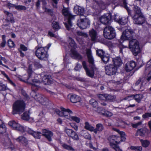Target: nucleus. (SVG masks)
Segmentation results:
<instances>
[{"mask_svg":"<svg viewBox=\"0 0 151 151\" xmlns=\"http://www.w3.org/2000/svg\"><path fill=\"white\" fill-rule=\"evenodd\" d=\"M28 77L27 82L32 85V88L37 89L40 88L42 83L44 85L49 84L51 83V77L50 75H45L43 76L41 80L39 78L41 76L40 75L35 74L30 69L27 70Z\"/></svg>","mask_w":151,"mask_h":151,"instance_id":"1","label":"nucleus"},{"mask_svg":"<svg viewBox=\"0 0 151 151\" xmlns=\"http://www.w3.org/2000/svg\"><path fill=\"white\" fill-rule=\"evenodd\" d=\"M113 129L119 133L121 137L116 135L111 136L108 138V140L110 142H115L116 144H119L122 141H124L125 140L126 138L124 136L125 135L124 132L121 131L119 129L116 128H113Z\"/></svg>","mask_w":151,"mask_h":151,"instance_id":"2","label":"nucleus"},{"mask_svg":"<svg viewBox=\"0 0 151 151\" xmlns=\"http://www.w3.org/2000/svg\"><path fill=\"white\" fill-rule=\"evenodd\" d=\"M25 106V103L22 101H16L13 105L12 114H21L24 111Z\"/></svg>","mask_w":151,"mask_h":151,"instance_id":"3","label":"nucleus"},{"mask_svg":"<svg viewBox=\"0 0 151 151\" xmlns=\"http://www.w3.org/2000/svg\"><path fill=\"white\" fill-rule=\"evenodd\" d=\"M49 47H38L35 51L36 55L40 60H46L48 57L47 51Z\"/></svg>","mask_w":151,"mask_h":151,"instance_id":"4","label":"nucleus"},{"mask_svg":"<svg viewBox=\"0 0 151 151\" xmlns=\"http://www.w3.org/2000/svg\"><path fill=\"white\" fill-rule=\"evenodd\" d=\"M63 14V15L68 18V23L64 22L67 29L69 30H70V27L72 26V24L71 22V20L74 19L75 16H73L70 13L68 8L63 7L62 10Z\"/></svg>","mask_w":151,"mask_h":151,"instance_id":"5","label":"nucleus"},{"mask_svg":"<svg viewBox=\"0 0 151 151\" xmlns=\"http://www.w3.org/2000/svg\"><path fill=\"white\" fill-rule=\"evenodd\" d=\"M129 47L133 55L135 56L137 55L140 52L139 43L136 39H132L129 40Z\"/></svg>","mask_w":151,"mask_h":151,"instance_id":"6","label":"nucleus"},{"mask_svg":"<svg viewBox=\"0 0 151 151\" xmlns=\"http://www.w3.org/2000/svg\"><path fill=\"white\" fill-rule=\"evenodd\" d=\"M103 33L104 37L109 40L113 39L116 35L114 29L110 26H107L104 29Z\"/></svg>","mask_w":151,"mask_h":151,"instance_id":"7","label":"nucleus"},{"mask_svg":"<svg viewBox=\"0 0 151 151\" xmlns=\"http://www.w3.org/2000/svg\"><path fill=\"white\" fill-rule=\"evenodd\" d=\"M134 33V31L132 29H126L123 32L121 38L122 40H132Z\"/></svg>","mask_w":151,"mask_h":151,"instance_id":"8","label":"nucleus"},{"mask_svg":"<svg viewBox=\"0 0 151 151\" xmlns=\"http://www.w3.org/2000/svg\"><path fill=\"white\" fill-rule=\"evenodd\" d=\"M84 18L80 17V20L78 21L77 23L78 26L82 29H85L90 25V21L86 18L85 16L83 17Z\"/></svg>","mask_w":151,"mask_h":151,"instance_id":"9","label":"nucleus"},{"mask_svg":"<svg viewBox=\"0 0 151 151\" xmlns=\"http://www.w3.org/2000/svg\"><path fill=\"white\" fill-rule=\"evenodd\" d=\"M117 69L116 67L114 64H110L105 67V72L108 75H113L116 73Z\"/></svg>","mask_w":151,"mask_h":151,"instance_id":"10","label":"nucleus"},{"mask_svg":"<svg viewBox=\"0 0 151 151\" xmlns=\"http://www.w3.org/2000/svg\"><path fill=\"white\" fill-rule=\"evenodd\" d=\"M111 14L107 13L101 16L100 18V20L101 23L105 25H107L111 23Z\"/></svg>","mask_w":151,"mask_h":151,"instance_id":"11","label":"nucleus"},{"mask_svg":"<svg viewBox=\"0 0 151 151\" xmlns=\"http://www.w3.org/2000/svg\"><path fill=\"white\" fill-rule=\"evenodd\" d=\"M133 22L135 24L140 25L145 23V19L144 15L132 16Z\"/></svg>","mask_w":151,"mask_h":151,"instance_id":"12","label":"nucleus"},{"mask_svg":"<svg viewBox=\"0 0 151 151\" xmlns=\"http://www.w3.org/2000/svg\"><path fill=\"white\" fill-rule=\"evenodd\" d=\"M64 132L68 135V136L71 137L75 140H78L79 137L77 134L73 130L65 127Z\"/></svg>","mask_w":151,"mask_h":151,"instance_id":"13","label":"nucleus"},{"mask_svg":"<svg viewBox=\"0 0 151 151\" xmlns=\"http://www.w3.org/2000/svg\"><path fill=\"white\" fill-rule=\"evenodd\" d=\"M9 125L11 126L13 128L16 130L19 131L21 132H23L24 127L21 125L19 124L16 122L14 121H10L8 123Z\"/></svg>","mask_w":151,"mask_h":151,"instance_id":"14","label":"nucleus"},{"mask_svg":"<svg viewBox=\"0 0 151 151\" xmlns=\"http://www.w3.org/2000/svg\"><path fill=\"white\" fill-rule=\"evenodd\" d=\"M4 13L6 16V19H5V21L9 23L8 24H4V26L5 27L8 26L9 24V22L12 23H14L15 22V20L13 14L6 11H4Z\"/></svg>","mask_w":151,"mask_h":151,"instance_id":"15","label":"nucleus"},{"mask_svg":"<svg viewBox=\"0 0 151 151\" xmlns=\"http://www.w3.org/2000/svg\"><path fill=\"white\" fill-rule=\"evenodd\" d=\"M135 62L132 60L128 62L125 65V69L127 72L132 70L136 66Z\"/></svg>","mask_w":151,"mask_h":151,"instance_id":"16","label":"nucleus"},{"mask_svg":"<svg viewBox=\"0 0 151 151\" xmlns=\"http://www.w3.org/2000/svg\"><path fill=\"white\" fill-rule=\"evenodd\" d=\"M42 135L45 136L49 141H52L51 137L53 135L52 132L46 129H43L42 130Z\"/></svg>","mask_w":151,"mask_h":151,"instance_id":"17","label":"nucleus"},{"mask_svg":"<svg viewBox=\"0 0 151 151\" xmlns=\"http://www.w3.org/2000/svg\"><path fill=\"white\" fill-rule=\"evenodd\" d=\"M86 54L87 55L88 61L91 65V66H95L94 65V60L92 55L91 51L90 49H87L86 50Z\"/></svg>","mask_w":151,"mask_h":151,"instance_id":"18","label":"nucleus"},{"mask_svg":"<svg viewBox=\"0 0 151 151\" xmlns=\"http://www.w3.org/2000/svg\"><path fill=\"white\" fill-rule=\"evenodd\" d=\"M74 12L77 14L81 15L80 17L83 16L84 14V9L78 5L75 6L74 8Z\"/></svg>","mask_w":151,"mask_h":151,"instance_id":"19","label":"nucleus"},{"mask_svg":"<svg viewBox=\"0 0 151 151\" xmlns=\"http://www.w3.org/2000/svg\"><path fill=\"white\" fill-rule=\"evenodd\" d=\"M148 130L146 128H142L138 129L137 133L138 135L144 137L148 134Z\"/></svg>","mask_w":151,"mask_h":151,"instance_id":"20","label":"nucleus"},{"mask_svg":"<svg viewBox=\"0 0 151 151\" xmlns=\"http://www.w3.org/2000/svg\"><path fill=\"white\" fill-rule=\"evenodd\" d=\"M71 51V56L73 58L78 60H80L82 59L83 56L78 52L72 50Z\"/></svg>","mask_w":151,"mask_h":151,"instance_id":"21","label":"nucleus"},{"mask_svg":"<svg viewBox=\"0 0 151 151\" xmlns=\"http://www.w3.org/2000/svg\"><path fill=\"white\" fill-rule=\"evenodd\" d=\"M37 98H35V99L38 101L42 105H45L47 104V99L45 98L44 96L41 95L39 94L37 96Z\"/></svg>","mask_w":151,"mask_h":151,"instance_id":"22","label":"nucleus"},{"mask_svg":"<svg viewBox=\"0 0 151 151\" xmlns=\"http://www.w3.org/2000/svg\"><path fill=\"white\" fill-rule=\"evenodd\" d=\"M95 66H91L90 69L87 68L85 70L86 75L89 77L93 78L94 76Z\"/></svg>","mask_w":151,"mask_h":151,"instance_id":"23","label":"nucleus"},{"mask_svg":"<svg viewBox=\"0 0 151 151\" xmlns=\"http://www.w3.org/2000/svg\"><path fill=\"white\" fill-rule=\"evenodd\" d=\"M89 35L92 41H95L96 40L97 38V34L95 30L93 29H91L89 32Z\"/></svg>","mask_w":151,"mask_h":151,"instance_id":"24","label":"nucleus"},{"mask_svg":"<svg viewBox=\"0 0 151 151\" xmlns=\"http://www.w3.org/2000/svg\"><path fill=\"white\" fill-rule=\"evenodd\" d=\"M15 140L17 142L27 145L28 143V139L25 137L21 136L16 138Z\"/></svg>","mask_w":151,"mask_h":151,"instance_id":"25","label":"nucleus"},{"mask_svg":"<svg viewBox=\"0 0 151 151\" xmlns=\"http://www.w3.org/2000/svg\"><path fill=\"white\" fill-rule=\"evenodd\" d=\"M80 100V98L75 94L72 95L70 98V101L73 103H76L79 102Z\"/></svg>","mask_w":151,"mask_h":151,"instance_id":"26","label":"nucleus"},{"mask_svg":"<svg viewBox=\"0 0 151 151\" xmlns=\"http://www.w3.org/2000/svg\"><path fill=\"white\" fill-rule=\"evenodd\" d=\"M113 63L116 67H119L121 65L122 62L120 58L117 57L113 59Z\"/></svg>","mask_w":151,"mask_h":151,"instance_id":"27","label":"nucleus"},{"mask_svg":"<svg viewBox=\"0 0 151 151\" xmlns=\"http://www.w3.org/2000/svg\"><path fill=\"white\" fill-rule=\"evenodd\" d=\"M96 129L94 128L93 132L97 134L98 131L101 132L104 129V127L103 124L101 123H99L96 125Z\"/></svg>","mask_w":151,"mask_h":151,"instance_id":"28","label":"nucleus"},{"mask_svg":"<svg viewBox=\"0 0 151 151\" xmlns=\"http://www.w3.org/2000/svg\"><path fill=\"white\" fill-rule=\"evenodd\" d=\"M61 109L63 111V116H66L69 115V117L71 114L73 113L69 109H65L63 107H61Z\"/></svg>","mask_w":151,"mask_h":151,"instance_id":"29","label":"nucleus"},{"mask_svg":"<svg viewBox=\"0 0 151 151\" xmlns=\"http://www.w3.org/2000/svg\"><path fill=\"white\" fill-rule=\"evenodd\" d=\"M134 99L138 103H140L141 100L143 98V95L141 94H137L134 95Z\"/></svg>","mask_w":151,"mask_h":151,"instance_id":"30","label":"nucleus"},{"mask_svg":"<svg viewBox=\"0 0 151 151\" xmlns=\"http://www.w3.org/2000/svg\"><path fill=\"white\" fill-rule=\"evenodd\" d=\"M6 131V128L4 124L2 121H0V133L4 134Z\"/></svg>","mask_w":151,"mask_h":151,"instance_id":"31","label":"nucleus"},{"mask_svg":"<svg viewBox=\"0 0 151 151\" xmlns=\"http://www.w3.org/2000/svg\"><path fill=\"white\" fill-rule=\"evenodd\" d=\"M118 22V23L122 25H124L126 24L127 22V19L126 17H122L120 18Z\"/></svg>","mask_w":151,"mask_h":151,"instance_id":"32","label":"nucleus"},{"mask_svg":"<svg viewBox=\"0 0 151 151\" xmlns=\"http://www.w3.org/2000/svg\"><path fill=\"white\" fill-rule=\"evenodd\" d=\"M68 42L70 46L73 48H76L77 46L74 40L70 37H69Z\"/></svg>","mask_w":151,"mask_h":151,"instance_id":"33","label":"nucleus"},{"mask_svg":"<svg viewBox=\"0 0 151 151\" xmlns=\"http://www.w3.org/2000/svg\"><path fill=\"white\" fill-rule=\"evenodd\" d=\"M84 127L86 129L91 132H93V130H94V128L93 126L90 125L88 122H85Z\"/></svg>","mask_w":151,"mask_h":151,"instance_id":"34","label":"nucleus"},{"mask_svg":"<svg viewBox=\"0 0 151 151\" xmlns=\"http://www.w3.org/2000/svg\"><path fill=\"white\" fill-rule=\"evenodd\" d=\"M140 141L142 146L145 147H148L150 144V142L147 140L141 139Z\"/></svg>","mask_w":151,"mask_h":151,"instance_id":"35","label":"nucleus"},{"mask_svg":"<svg viewBox=\"0 0 151 151\" xmlns=\"http://www.w3.org/2000/svg\"><path fill=\"white\" fill-rule=\"evenodd\" d=\"M22 119L24 120L28 121L29 119V116L28 114V112H25L21 115Z\"/></svg>","mask_w":151,"mask_h":151,"instance_id":"36","label":"nucleus"},{"mask_svg":"<svg viewBox=\"0 0 151 151\" xmlns=\"http://www.w3.org/2000/svg\"><path fill=\"white\" fill-rule=\"evenodd\" d=\"M40 2L42 3V4L44 6L46 5L47 4L45 0H38L36 4V6L37 9H38L40 7Z\"/></svg>","mask_w":151,"mask_h":151,"instance_id":"37","label":"nucleus"},{"mask_svg":"<svg viewBox=\"0 0 151 151\" xmlns=\"http://www.w3.org/2000/svg\"><path fill=\"white\" fill-rule=\"evenodd\" d=\"M109 58L110 57L109 56H106L105 55H104L101 58L103 62L105 64L109 62Z\"/></svg>","mask_w":151,"mask_h":151,"instance_id":"38","label":"nucleus"},{"mask_svg":"<svg viewBox=\"0 0 151 151\" xmlns=\"http://www.w3.org/2000/svg\"><path fill=\"white\" fill-rule=\"evenodd\" d=\"M106 100L113 101L115 100V97L114 96L106 94Z\"/></svg>","mask_w":151,"mask_h":151,"instance_id":"39","label":"nucleus"},{"mask_svg":"<svg viewBox=\"0 0 151 151\" xmlns=\"http://www.w3.org/2000/svg\"><path fill=\"white\" fill-rule=\"evenodd\" d=\"M96 52L97 55L101 58L104 55V51L102 50H96Z\"/></svg>","mask_w":151,"mask_h":151,"instance_id":"40","label":"nucleus"},{"mask_svg":"<svg viewBox=\"0 0 151 151\" xmlns=\"http://www.w3.org/2000/svg\"><path fill=\"white\" fill-rule=\"evenodd\" d=\"M69 119L70 120L75 121L77 123H79L80 120L79 118L76 116H70V117L69 118Z\"/></svg>","mask_w":151,"mask_h":151,"instance_id":"41","label":"nucleus"},{"mask_svg":"<svg viewBox=\"0 0 151 151\" xmlns=\"http://www.w3.org/2000/svg\"><path fill=\"white\" fill-rule=\"evenodd\" d=\"M62 147L65 149L69 150L74 151L75 150L71 146L65 144H63L62 145Z\"/></svg>","mask_w":151,"mask_h":151,"instance_id":"42","label":"nucleus"},{"mask_svg":"<svg viewBox=\"0 0 151 151\" xmlns=\"http://www.w3.org/2000/svg\"><path fill=\"white\" fill-rule=\"evenodd\" d=\"M90 104L94 107H96L98 106V103L95 99H92L89 101Z\"/></svg>","mask_w":151,"mask_h":151,"instance_id":"43","label":"nucleus"},{"mask_svg":"<svg viewBox=\"0 0 151 151\" xmlns=\"http://www.w3.org/2000/svg\"><path fill=\"white\" fill-rule=\"evenodd\" d=\"M130 149L135 151H141L142 150V147L140 146H131Z\"/></svg>","mask_w":151,"mask_h":151,"instance_id":"44","label":"nucleus"},{"mask_svg":"<svg viewBox=\"0 0 151 151\" xmlns=\"http://www.w3.org/2000/svg\"><path fill=\"white\" fill-rule=\"evenodd\" d=\"M23 129V132H27L29 134H31L32 135L34 132L33 130L27 127H24Z\"/></svg>","mask_w":151,"mask_h":151,"instance_id":"45","label":"nucleus"},{"mask_svg":"<svg viewBox=\"0 0 151 151\" xmlns=\"http://www.w3.org/2000/svg\"><path fill=\"white\" fill-rule=\"evenodd\" d=\"M41 134V133L40 132H36L34 131L32 135L35 138L40 139Z\"/></svg>","mask_w":151,"mask_h":151,"instance_id":"46","label":"nucleus"},{"mask_svg":"<svg viewBox=\"0 0 151 151\" xmlns=\"http://www.w3.org/2000/svg\"><path fill=\"white\" fill-rule=\"evenodd\" d=\"M52 27L53 28L55 29H60V27L58 23L54 21L52 22Z\"/></svg>","mask_w":151,"mask_h":151,"instance_id":"47","label":"nucleus"},{"mask_svg":"<svg viewBox=\"0 0 151 151\" xmlns=\"http://www.w3.org/2000/svg\"><path fill=\"white\" fill-rule=\"evenodd\" d=\"M15 8L17 10H25L27 9V7L24 6L18 5L15 6Z\"/></svg>","mask_w":151,"mask_h":151,"instance_id":"48","label":"nucleus"},{"mask_svg":"<svg viewBox=\"0 0 151 151\" xmlns=\"http://www.w3.org/2000/svg\"><path fill=\"white\" fill-rule=\"evenodd\" d=\"M55 112L59 116H63V111L62 110L61 111H60L59 109H56L55 110Z\"/></svg>","mask_w":151,"mask_h":151,"instance_id":"49","label":"nucleus"},{"mask_svg":"<svg viewBox=\"0 0 151 151\" xmlns=\"http://www.w3.org/2000/svg\"><path fill=\"white\" fill-rule=\"evenodd\" d=\"M106 94H100L98 95V98L99 99L101 100H105L106 99Z\"/></svg>","mask_w":151,"mask_h":151,"instance_id":"50","label":"nucleus"},{"mask_svg":"<svg viewBox=\"0 0 151 151\" xmlns=\"http://www.w3.org/2000/svg\"><path fill=\"white\" fill-rule=\"evenodd\" d=\"M142 116L144 119H146L149 117H151V112L146 113L142 115Z\"/></svg>","mask_w":151,"mask_h":151,"instance_id":"51","label":"nucleus"},{"mask_svg":"<svg viewBox=\"0 0 151 151\" xmlns=\"http://www.w3.org/2000/svg\"><path fill=\"white\" fill-rule=\"evenodd\" d=\"M134 95H132L125 97L124 99V100H127L128 101H129L131 100L134 99Z\"/></svg>","mask_w":151,"mask_h":151,"instance_id":"52","label":"nucleus"},{"mask_svg":"<svg viewBox=\"0 0 151 151\" xmlns=\"http://www.w3.org/2000/svg\"><path fill=\"white\" fill-rule=\"evenodd\" d=\"M110 146L113 148L115 150L116 149V148L118 147L119 146L116 145V144H115L113 142H110Z\"/></svg>","mask_w":151,"mask_h":151,"instance_id":"53","label":"nucleus"},{"mask_svg":"<svg viewBox=\"0 0 151 151\" xmlns=\"http://www.w3.org/2000/svg\"><path fill=\"white\" fill-rule=\"evenodd\" d=\"M8 44L9 46L11 47H13L14 46V42L10 40H8Z\"/></svg>","mask_w":151,"mask_h":151,"instance_id":"54","label":"nucleus"},{"mask_svg":"<svg viewBox=\"0 0 151 151\" xmlns=\"http://www.w3.org/2000/svg\"><path fill=\"white\" fill-rule=\"evenodd\" d=\"M84 137L86 139L91 140V135L88 133H86L83 135Z\"/></svg>","mask_w":151,"mask_h":151,"instance_id":"55","label":"nucleus"},{"mask_svg":"<svg viewBox=\"0 0 151 151\" xmlns=\"http://www.w3.org/2000/svg\"><path fill=\"white\" fill-rule=\"evenodd\" d=\"M6 86L2 83H0V91H5L6 89Z\"/></svg>","mask_w":151,"mask_h":151,"instance_id":"56","label":"nucleus"},{"mask_svg":"<svg viewBox=\"0 0 151 151\" xmlns=\"http://www.w3.org/2000/svg\"><path fill=\"white\" fill-rule=\"evenodd\" d=\"M142 123V121L139 122L135 124H132V127L133 128H137L138 126L141 125Z\"/></svg>","mask_w":151,"mask_h":151,"instance_id":"57","label":"nucleus"},{"mask_svg":"<svg viewBox=\"0 0 151 151\" xmlns=\"http://www.w3.org/2000/svg\"><path fill=\"white\" fill-rule=\"evenodd\" d=\"M20 50H22L23 51H26L27 50V48L22 44L20 45Z\"/></svg>","mask_w":151,"mask_h":151,"instance_id":"58","label":"nucleus"},{"mask_svg":"<svg viewBox=\"0 0 151 151\" xmlns=\"http://www.w3.org/2000/svg\"><path fill=\"white\" fill-rule=\"evenodd\" d=\"M81 68V65L78 64V63H77L76 64V66L75 68V70L76 71H79Z\"/></svg>","mask_w":151,"mask_h":151,"instance_id":"59","label":"nucleus"},{"mask_svg":"<svg viewBox=\"0 0 151 151\" xmlns=\"http://www.w3.org/2000/svg\"><path fill=\"white\" fill-rule=\"evenodd\" d=\"M76 34L79 36H84L86 35V33L80 31H77L76 32Z\"/></svg>","mask_w":151,"mask_h":151,"instance_id":"60","label":"nucleus"},{"mask_svg":"<svg viewBox=\"0 0 151 151\" xmlns=\"http://www.w3.org/2000/svg\"><path fill=\"white\" fill-rule=\"evenodd\" d=\"M53 2L52 5L54 7L56 8L57 7V4L58 3V1L59 0H52Z\"/></svg>","mask_w":151,"mask_h":151,"instance_id":"61","label":"nucleus"},{"mask_svg":"<svg viewBox=\"0 0 151 151\" xmlns=\"http://www.w3.org/2000/svg\"><path fill=\"white\" fill-rule=\"evenodd\" d=\"M151 67V60L148 61L146 64V68H147Z\"/></svg>","mask_w":151,"mask_h":151,"instance_id":"62","label":"nucleus"},{"mask_svg":"<svg viewBox=\"0 0 151 151\" xmlns=\"http://www.w3.org/2000/svg\"><path fill=\"white\" fill-rule=\"evenodd\" d=\"M105 115L108 117H109L111 116L112 114L109 111L106 112L105 113Z\"/></svg>","mask_w":151,"mask_h":151,"instance_id":"63","label":"nucleus"},{"mask_svg":"<svg viewBox=\"0 0 151 151\" xmlns=\"http://www.w3.org/2000/svg\"><path fill=\"white\" fill-rule=\"evenodd\" d=\"M7 5L9 7V8L10 7H15V6H16V5L12 4L10 3H8Z\"/></svg>","mask_w":151,"mask_h":151,"instance_id":"64","label":"nucleus"}]
</instances>
